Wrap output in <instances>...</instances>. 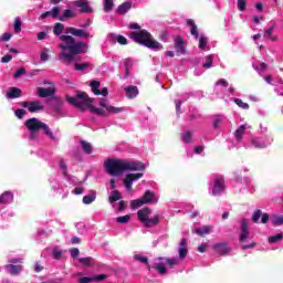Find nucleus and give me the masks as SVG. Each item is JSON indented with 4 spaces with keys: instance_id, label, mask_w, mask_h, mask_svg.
I'll return each instance as SVG.
<instances>
[{
    "instance_id": "obj_1",
    "label": "nucleus",
    "mask_w": 283,
    "mask_h": 283,
    "mask_svg": "<svg viewBox=\"0 0 283 283\" xmlns=\"http://www.w3.org/2000/svg\"><path fill=\"white\" fill-rule=\"evenodd\" d=\"M63 30H65V24L55 23L53 27V34L55 36H60V41L62 43L59 44L60 50L62 52L59 54V60L62 63H72L74 61V54H83L87 52V43L85 42H76L73 36L63 34Z\"/></svg>"
},
{
    "instance_id": "obj_2",
    "label": "nucleus",
    "mask_w": 283,
    "mask_h": 283,
    "mask_svg": "<svg viewBox=\"0 0 283 283\" xmlns=\"http://www.w3.org/2000/svg\"><path fill=\"white\" fill-rule=\"evenodd\" d=\"M67 103L71 105H75V107H78V109H91L93 114H96L97 116H107L108 114H122V112H125V107H115L113 105H109L105 98H102L99 101V106L102 108H96L92 104V98L86 95V93H78L77 96L66 97Z\"/></svg>"
},
{
    "instance_id": "obj_3",
    "label": "nucleus",
    "mask_w": 283,
    "mask_h": 283,
    "mask_svg": "<svg viewBox=\"0 0 283 283\" xmlns=\"http://www.w3.org/2000/svg\"><path fill=\"white\" fill-rule=\"evenodd\" d=\"M104 167L109 176H120L124 171H145L147 169V166L140 161L125 159H107Z\"/></svg>"
},
{
    "instance_id": "obj_4",
    "label": "nucleus",
    "mask_w": 283,
    "mask_h": 283,
    "mask_svg": "<svg viewBox=\"0 0 283 283\" xmlns=\"http://www.w3.org/2000/svg\"><path fill=\"white\" fill-rule=\"evenodd\" d=\"M25 127L30 132V140H36L39 138V129L44 130L45 136H49L51 140H59L54 133L50 130V126L48 124L39 120L38 118H30L25 122Z\"/></svg>"
},
{
    "instance_id": "obj_5",
    "label": "nucleus",
    "mask_w": 283,
    "mask_h": 283,
    "mask_svg": "<svg viewBox=\"0 0 283 283\" xmlns=\"http://www.w3.org/2000/svg\"><path fill=\"white\" fill-rule=\"evenodd\" d=\"M129 36L133 39V41H135V43L145 45V48H148L149 50H154L155 52H160V50H163L160 42L154 40L151 33H149L147 30L132 32Z\"/></svg>"
},
{
    "instance_id": "obj_6",
    "label": "nucleus",
    "mask_w": 283,
    "mask_h": 283,
    "mask_svg": "<svg viewBox=\"0 0 283 283\" xmlns=\"http://www.w3.org/2000/svg\"><path fill=\"white\" fill-rule=\"evenodd\" d=\"M239 243L241 244V249L247 251L249 249H255L258 243L255 242L253 232L249 229V223L247 220H241V231L239 234Z\"/></svg>"
},
{
    "instance_id": "obj_7",
    "label": "nucleus",
    "mask_w": 283,
    "mask_h": 283,
    "mask_svg": "<svg viewBox=\"0 0 283 283\" xmlns=\"http://www.w3.org/2000/svg\"><path fill=\"white\" fill-rule=\"evenodd\" d=\"M137 218L145 227H156L160 222L161 216L156 213L151 217V209L143 208L138 210Z\"/></svg>"
},
{
    "instance_id": "obj_8",
    "label": "nucleus",
    "mask_w": 283,
    "mask_h": 283,
    "mask_svg": "<svg viewBox=\"0 0 283 283\" xmlns=\"http://www.w3.org/2000/svg\"><path fill=\"white\" fill-rule=\"evenodd\" d=\"M143 205H158V196L154 191L147 190L142 198L130 202L132 209H138Z\"/></svg>"
},
{
    "instance_id": "obj_9",
    "label": "nucleus",
    "mask_w": 283,
    "mask_h": 283,
    "mask_svg": "<svg viewBox=\"0 0 283 283\" xmlns=\"http://www.w3.org/2000/svg\"><path fill=\"white\" fill-rule=\"evenodd\" d=\"M165 264H168L169 269H172V266H176L178 264V259L172 258V259H166V258H158L155 259L153 269H156L157 273L160 275H165L167 273V268Z\"/></svg>"
},
{
    "instance_id": "obj_10",
    "label": "nucleus",
    "mask_w": 283,
    "mask_h": 283,
    "mask_svg": "<svg viewBox=\"0 0 283 283\" xmlns=\"http://www.w3.org/2000/svg\"><path fill=\"white\" fill-rule=\"evenodd\" d=\"M273 144V135L265 134L262 136L252 137L251 145L254 149H266Z\"/></svg>"
},
{
    "instance_id": "obj_11",
    "label": "nucleus",
    "mask_w": 283,
    "mask_h": 283,
    "mask_svg": "<svg viewBox=\"0 0 283 283\" xmlns=\"http://www.w3.org/2000/svg\"><path fill=\"white\" fill-rule=\"evenodd\" d=\"M210 189L212 191V196H222L224 193V189L227 186L224 185V177L218 175L210 181Z\"/></svg>"
},
{
    "instance_id": "obj_12",
    "label": "nucleus",
    "mask_w": 283,
    "mask_h": 283,
    "mask_svg": "<svg viewBox=\"0 0 283 283\" xmlns=\"http://www.w3.org/2000/svg\"><path fill=\"white\" fill-rule=\"evenodd\" d=\"M251 132V125L249 124H243L240 125L237 130L234 132V142H235V147H240V144L242 143L244 138V134Z\"/></svg>"
},
{
    "instance_id": "obj_13",
    "label": "nucleus",
    "mask_w": 283,
    "mask_h": 283,
    "mask_svg": "<svg viewBox=\"0 0 283 283\" xmlns=\"http://www.w3.org/2000/svg\"><path fill=\"white\" fill-rule=\"evenodd\" d=\"M143 178V172H137V174H128L124 178V186L127 189V191H132V187L136 180H140Z\"/></svg>"
},
{
    "instance_id": "obj_14",
    "label": "nucleus",
    "mask_w": 283,
    "mask_h": 283,
    "mask_svg": "<svg viewBox=\"0 0 283 283\" xmlns=\"http://www.w3.org/2000/svg\"><path fill=\"white\" fill-rule=\"evenodd\" d=\"M65 34H72V36H76L77 39H87V36H90V33L85 29H76L72 27L65 29Z\"/></svg>"
},
{
    "instance_id": "obj_15",
    "label": "nucleus",
    "mask_w": 283,
    "mask_h": 283,
    "mask_svg": "<svg viewBox=\"0 0 283 283\" xmlns=\"http://www.w3.org/2000/svg\"><path fill=\"white\" fill-rule=\"evenodd\" d=\"M22 107H24L25 109H29L31 114H34V112H41L43 109V104H41V102L39 101L23 102Z\"/></svg>"
},
{
    "instance_id": "obj_16",
    "label": "nucleus",
    "mask_w": 283,
    "mask_h": 283,
    "mask_svg": "<svg viewBox=\"0 0 283 283\" xmlns=\"http://www.w3.org/2000/svg\"><path fill=\"white\" fill-rule=\"evenodd\" d=\"M36 92L41 98H48V96H54V92H55L54 84H51V86L48 88L38 87Z\"/></svg>"
},
{
    "instance_id": "obj_17",
    "label": "nucleus",
    "mask_w": 283,
    "mask_h": 283,
    "mask_svg": "<svg viewBox=\"0 0 283 283\" xmlns=\"http://www.w3.org/2000/svg\"><path fill=\"white\" fill-rule=\"evenodd\" d=\"M213 250L216 253H219V255H227L231 251V248H229L228 243H217L213 245Z\"/></svg>"
},
{
    "instance_id": "obj_18",
    "label": "nucleus",
    "mask_w": 283,
    "mask_h": 283,
    "mask_svg": "<svg viewBox=\"0 0 283 283\" xmlns=\"http://www.w3.org/2000/svg\"><path fill=\"white\" fill-rule=\"evenodd\" d=\"M73 4L75 8H81V12L83 13L92 12V8L87 0H75Z\"/></svg>"
},
{
    "instance_id": "obj_19",
    "label": "nucleus",
    "mask_w": 283,
    "mask_h": 283,
    "mask_svg": "<svg viewBox=\"0 0 283 283\" xmlns=\"http://www.w3.org/2000/svg\"><path fill=\"white\" fill-rule=\"evenodd\" d=\"M211 231H213V226H202L200 228H196L193 230V233H197V235H209V233H211Z\"/></svg>"
},
{
    "instance_id": "obj_20",
    "label": "nucleus",
    "mask_w": 283,
    "mask_h": 283,
    "mask_svg": "<svg viewBox=\"0 0 283 283\" xmlns=\"http://www.w3.org/2000/svg\"><path fill=\"white\" fill-rule=\"evenodd\" d=\"M175 50L177 54H185V40L182 38H175Z\"/></svg>"
},
{
    "instance_id": "obj_21",
    "label": "nucleus",
    "mask_w": 283,
    "mask_h": 283,
    "mask_svg": "<svg viewBox=\"0 0 283 283\" xmlns=\"http://www.w3.org/2000/svg\"><path fill=\"white\" fill-rule=\"evenodd\" d=\"M178 252L180 260H185V258H187V253H189V250H187V239L181 240Z\"/></svg>"
},
{
    "instance_id": "obj_22",
    "label": "nucleus",
    "mask_w": 283,
    "mask_h": 283,
    "mask_svg": "<svg viewBox=\"0 0 283 283\" xmlns=\"http://www.w3.org/2000/svg\"><path fill=\"white\" fill-rule=\"evenodd\" d=\"M14 200V196L10 191H6L0 196V205H10Z\"/></svg>"
},
{
    "instance_id": "obj_23",
    "label": "nucleus",
    "mask_w": 283,
    "mask_h": 283,
    "mask_svg": "<svg viewBox=\"0 0 283 283\" xmlns=\"http://www.w3.org/2000/svg\"><path fill=\"white\" fill-rule=\"evenodd\" d=\"M61 14V9L59 7H54L51 11H46L41 14V19H48V17H52L53 19H56V17Z\"/></svg>"
},
{
    "instance_id": "obj_24",
    "label": "nucleus",
    "mask_w": 283,
    "mask_h": 283,
    "mask_svg": "<svg viewBox=\"0 0 283 283\" xmlns=\"http://www.w3.org/2000/svg\"><path fill=\"white\" fill-rule=\"evenodd\" d=\"M6 271L9 272L10 275H19V273H21V271H23V266L9 264V265H6Z\"/></svg>"
},
{
    "instance_id": "obj_25",
    "label": "nucleus",
    "mask_w": 283,
    "mask_h": 283,
    "mask_svg": "<svg viewBox=\"0 0 283 283\" xmlns=\"http://www.w3.org/2000/svg\"><path fill=\"white\" fill-rule=\"evenodd\" d=\"M213 125L216 129L222 127V125H227V117L224 115H216L213 117Z\"/></svg>"
},
{
    "instance_id": "obj_26",
    "label": "nucleus",
    "mask_w": 283,
    "mask_h": 283,
    "mask_svg": "<svg viewBox=\"0 0 283 283\" xmlns=\"http://www.w3.org/2000/svg\"><path fill=\"white\" fill-rule=\"evenodd\" d=\"M120 198H123L120 192H118L117 190H113L111 192V196L108 197V201L112 205V207H116V202H118V200H120Z\"/></svg>"
},
{
    "instance_id": "obj_27",
    "label": "nucleus",
    "mask_w": 283,
    "mask_h": 283,
    "mask_svg": "<svg viewBox=\"0 0 283 283\" xmlns=\"http://www.w3.org/2000/svg\"><path fill=\"white\" fill-rule=\"evenodd\" d=\"M124 65L126 67V74L124 77H122L124 81L132 74V69L134 67V60L126 59L124 60Z\"/></svg>"
},
{
    "instance_id": "obj_28",
    "label": "nucleus",
    "mask_w": 283,
    "mask_h": 283,
    "mask_svg": "<svg viewBox=\"0 0 283 283\" xmlns=\"http://www.w3.org/2000/svg\"><path fill=\"white\" fill-rule=\"evenodd\" d=\"M108 39L113 42L117 41V43H119V45H127V38H125L123 35H116L114 33H111Z\"/></svg>"
},
{
    "instance_id": "obj_29",
    "label": "nucleus",
    "mask_w": 283,
    "mask_h": 283,
    "mask_svg": "<svg viewBox=\"0 0 283 283\" xmlns=\"http://www.w3.org/2000/svg\"><path fill=\"white\" fill-rule=\"evenodd\" d=\"M126 92V96L128 98H136V96H138V87L137 86H127L126 88H124Z\"/></svg>"
},
{
    "instance_id": "obj_30",
    "label": "nucleus",
    "mask_w": 283,
    "mask_h": 283,
    "mask_svg": "<svg viewBox=\"0 0 283 283\" xmlns=\"http://www.w3.org/2000/svg\"><path fill=\"white\" fill-rule=\"evenodd\" d=\"M7 98H19L21 97V90L18 87H11L7 94H6Z\"/></svg>"
},
{
    "instance_id": "obj_31",
    "label": "nucleus",
    "mask_w": 283,
    "mask_h": 283,
    "mask_svg": "<svg viewBox=\"0 0 283 283\" xmlns=\"http://www.w3.org/2000/svg\"><path fill=\"white\" fill-rule=\"evenodd\" d=\"M181 140L186 145H189L190 143H193V133L186 130L181 133Z\"/></svg>"
},
{
    "instance_id": "obj_32",
    "label": "nucleus",
    "mask_w": 283,
    "mask_h": 283,
    "mask_svg": "<svg viewBox=\"0 0 283 283\" xmlns=\"http://www.w3.org/2000/svg\"><path fill=\"white\" fill-rule=\"evenodd\" d=\"M128 10H132V2H124L118 6L117 14H127Z\"/></svg>"
},
{
    "instance_id": "obj_33",
    "label": "nucleus",
    "mask_w": 283,
    "mask_h": 283,
    "mask_svg": "<svg viewBox=\"0 0 283 283\" xmlns=\"http://www.w3.org/2000/svg\"><path fill=\"white\" fill-rule=\"evenodd\" d=\"M187 24L190 25V34H192L195 39H199L200 35L198 34V25H196V22H193V20H187Z\"/></svg>"
},
{
    "instance_id": "obj_34",
    "label": "nucleus",
    "mask_w": 283,
    "mask_h": 283,
    "mask_svg": "<svg viewBox=\"0 0 283 283\" xmlns=\"http://www.w3.org/2000/svg\"><path fill=\"white\" fill-rule=\"evenodd\" d=\"M208 41L209 39L201 35L199 38V50H202L203 52H209L210 48H209Z\"/></svg>"
},
{
    "instance_id": "obj_35",
    "label": "nucleus",
    "mask_w": 283,
    "mask_h": 283,
    "mask_svg": "<svg viewBox=\"0 0 283 283\" xmlns=\"http://www.w3.org/2000/svg\"><path fill=\"white\" fill-rule=\"evenodd\" d=\"M270 222H272V224L274 227H282L283 224V214H274L270 218Z\"/></svg>"
},
{
    "instance_id": "obj_36",
    "label": "nucleus",
    "mask_w": 283,
    "mask_h": 283,
    "mask_svg": "<svg viewBox=\"0 0 283 283\" xmlns=\"http://www.w3.org/2000/svg\"><path fill=\"white\" fill-rule=\"evenodd\" d=\"M252 67L259 73L264 74L266 72V64L262 62H255L252 64Z\"/></svg>"
},
{
    "instance_id": "obj_37",
    "label": "nucleus",
    "mask_w": 283,
    "mask_h": 283,
    "mask_svg": "<svg viewBox=\"0 0 283 283\" xmlns=\"http://www.w3.org/2000/svg\"><path fill=\"white\" fill-rule=\"evenodd\" d=\"M283 240V232H280L279 234L275 235H270L268 238V241L270 244H277L279 242H282Z\"/></svg>"
},
{
    "instance_id": "obj_38",
    "label": "nucleus",
    "mask_w": 283,
    "mask_h": 283,
    "mask_svg": "<svg viewBox=\"0 0 283 283\" xmlns=\"http://www.w3.org/2000/svg\"><path fill=\"white\" fill-rule=\"evenodd\" d=\"M91 90L95 94V96H101V82L92 81L91 82Z\"/></svg>"
},
{
    "instance_id": "obj_39",
    "label": "nucleus",
    "mask_w": 283,
    "mask_h": 283,
    "mask_svg": "<svg viewBox=\"0 0 283 283\" xmlns=\"http://www.w3.org/2000/svg\"><path fill=\"white\" fill-rule=\"evenodd\" d=\"M72 17H74V11H72V9H66L62 15L59 17V21H67V19H72Z\"/></svg>"
},
{
    "instance_id": "obj_40",
    "label": "nucleus",
    "mask_w": 283,
    "mask_h": 283,
    "mask_svg": "<svg viewBox=\"0 0 283 283\" xmlns=\"http://www.w3.org/2000/svg\"><path fill=\"white\" fill-rule=\"evenodd\" d=\"M104 12H112L114 10V0H103Z\"/></svg>"
},
{
    "instance_id": "obj_41",
    "label": "nucleus",
    "mask_w": 283,
    "mask_h": 283,
    "mask_svg": "<svg viewBox=\"0 0 283 283\" xmlns=\"http://www.w3.org/2000/svg\"><path fill=\"white\" fill-rule=\"evenodd\" d=\"M202 67H205V70H211V67H213V55H207L205 57Z\"/></svg>"
},
{
    "instance_id": "obj_42",
    "label": "nucleus",
    "mask_w": 283,
    "mask_h": 283,
    "mask_svg": "<svg viewBox=\"0 0 283 283\" xmlns=\"http://www.w3.org/2000/svg\"><path fill=\"white\" fill-rule=\"evenodd\" d=\"M94 200H96V192L93 191L90 195H86L83 197V203L84 205H92V202H94Z\"/></svg>"
},
{
    "instance_id": "obj_43",
    "label": "nucleus",
    "mask_w": 283,
    "mask_h": 283,
    "mask_svg": "<svg viewBox=\"0 0 283 283\" xmlns=\"http://www.w3.org/2000/svg\"><path fill=\"white\" fill-rule=\"evenodd\" d=\"M273 30H275V25L265 29L264 39H270L271 41H277V38L273 36Z\"/></svg>"
},
{
    "instance_id": "obj_44",
    "label": "nucleus",
    "mask_w": 283,
    "mask_h": 283,
    "mask_svg": "<svg viewBox=\"0 0 283 283\" xmlns=\"http://www.w3.org/2000/svg\"><path fill=\"white\" fill-rule=\"evenodd\" d=\"M81 147H82V149H83V151H84V154H92V151H93V148H92V144H90V143H87V142H81Z\"/></svg>"
},
{
    "instance_id": "obj_45",
    "label": "nucleus",
    "mask_w": 283,
    "mask_h": 283,
    "mask_svg": "<svg viewBox=\"0 0 283 283\" xmlns=\"http://www.w3.org/2000/svg\"><path fill=\"white\" fill-rule=\"evenodd\" d=\"M21 25H22L21 18L17 17L14 19V24H13V30L15 34H19V32H21Z\"/></svg>"
},
{
    "instance_id": "obj_46",
    "label": "nucleus",
    "mask_w": 283,
    "mask_h": 283,
    "mask_svg": "<svg viewBox=\"0 0 283 283\" xmlns=\"http://www.w3.org/2000/svg\"><path fill=\"white\" fill-rule=\"evenodd\" d=\"M40 61H43V62L50 61V49L44 48V49L42 50V53H41V55H40Z\"/></svg>"
},
{
    "instance_id": "obj_47",
    "label": "nucleus",
    "mask_w": 283,
    "mask_h": 283,
    "mask_svg": "<svg viewBox=\"0 0 283 283\" xmlns=\"http://www.w3.org/2000/svg\"><path fill=\"white\" fill-rule=\"evenodd\" d=\"M129 220H132L130 214H126V216L116 218V222H118V224H127V222H129Z\"/></svg>"
},
{
    "instance_id": "obj_48",
    "label": "nucleus",
    "mask_w": 283,
    "mask_h": 283,
    "mask_svg": "<svg viewBox=\"0 0 283 283\" xmlns=\"http://www.w3.org/2000/svg\"><path fill=\"white\" fill-rule=\"evenodd\" d=\"M242 171L244 174H247L249 171V168L243 167V168H241V171H235L234 172V178H235L237 182H242Z\"/></svg>"
},
{
    "instance_id": "obj_49",
    "label": "nucleus",
    "mask_w": 283,
    "mask_h": 283,
    "mask_svg": "<svg viewBox=\"0 0 283 283\" xmlns=\"http://www.w3.org/2000/svg\"><path fill=\"white\" fill-rule=\"evenodd\" d=\"M87 67H90V63H75L74 64V70H76L77 72H85V70H87Z\"/></svg>"
},
{
    "instance_id": "obj_50",
    "label": "nucleus",
    "mask_w": 283,
    "mask_h": 283,
    "mask_svg": "<svg viewBox=\"0 0 283 283\" xmlns=\"http://www.w3.org/2000/svg\"><path fill=\"white\" fill-rule=\"evenodd\" d=\"M61 255H63V251L59 248L52 249V256L54 260H61Z\"/></svg>"
},
{
    "instance_id": "obj_51",
    "label": "nucleus",
    "mask_w": 283,
    "mask_h": 283,
    "mask_svg": "<svg viewBox=\"0 0 283 283\" xmlns=\"http://www.w3.org/2000/svg\"><path fill=\"white\" fill-rule=\"evenodd\" d=\"M235 105H238V107H241V109H249V104L244 103L242 99L240 98H235L234 99Z\"/></svg>"
},
{
    "instance_id": "obj_52",
    "label": "nucleus",
    "mask_w": 283,
    "mask_h": 283,
    "mask_svg": "<svg viewBox=\"0 0 283 283\" xmlns=\"http://www.w3.org/2000/svg\"><path fill=\"white\" fill-rule=\"evenodd\" d=\"M78 262L81 264H84V266H91L92 265V256H87V258H80Z\"/></svg>"
},
{
    "instance_id": "obj_53",
    "label": "nucleus",
    "mask_w": 283,
    "mask_h": 283,
    "mask_svg": "<svg viewBox=\"0 0 283 283\" xmlns=\"http://www.w3.org/2000/svg\"><path fill=\"white\" fill-rule=\"evenodd\" d=\"M237 6L240 12H244V10H247V0H238Z\"/></svg>"
},
{
    "instance_id": "obj_54",
    "label": "nucleus",
    "mask_w": 283,
    "mask_h": 283,
    "mask_svg": "<svg viewBox=\"0 0 283 283\" xmlns=\"http://www.w3.org/2000/svg\"><path fill=\"white\" fill-rule=\"evenodd\" d=\"M60 169L64 176H67V165L64 160H60Z\"/></svg>"
},
{
    "instance_id": "obj_55",
    "label": "nucleus",
    "mask_w": 283,
    "mask_h": 283,
    "mask_svg": "<svg viewBox=\"0 0 283 283\" xmlns=\"http://www.w3.org/2000/svg\"><path fill=\"white\" fill-rule=\"evenodd\" d=\"M262 217V210H256L253 216H252V220L254 222H260V218Z\"/></svg>"
},
{
    "instance_id": "obj_56",
    "label": "nucleus",
    "mask_w": 283,
    "mask_h": 283,
    "mask_svg": "<svg viewBox=\"0 0 283 283\" xmlns=\"http://www.w3.org/2000/svg\"><path fill=\"white\" fill-rule=\"evenodd\" d=\"M103 280H107L106 274H98L93 276V282H103Z\"/></svg>"
},
{
    "instance_id": "obj_57",
    "label": "nucleus",
    "mask_w": 283,
    "mask_h": 283,
    "mask_svg": "<svg viewBox=\"0 0 283 283\" xmlns=\"http://www.w3.org/2000/svg\"><path fill=\"white\" fill-rule=\"evenodd\" d=\"M11 39H12V33H3V34L0 36V41H2V42L10 41Z\"/></svg>"
},
{
    "instance_id": "obj_58",
    "label": "nucleus",
    "mask_w": 283,
    "mask_h": 283,
    "mask_svg": "<svg viewBox=\"0 0 283 283\" xmlns=\"http://www.w3.org/2000/svg\"><path fill=\"white\" fill-rule=\"evenodd\" d=\"M23 74H25V69L21 67L13 74V78H19V76H23Z\"/></svg>"
},
{
    "instance_id": "obj_59",
    "label": "nucleus",
    "mask_w": 283,
    "mask_h": 283,
    "mask_svg": "<svg viewBox=\"0 0 283 283\" xmlns=\"http://www.w3.org/2000/svg\"><path fill=\"white\" fill-rule=\"evenodd\" d=\"M209 249V243H202L201 245L198 247L199 253H205Z\"/></svg>"
},
{
    "instance_id": "obj_60",
    "label": "nucleus",
    "mask_w": 283,
    "mask_h": 283,
    "mask_svg": "<svg viewBox=\"0 0 283 283\" xmlns=\"http://www.w3.org/2000/svg\"><path fill=\"white\" fill-rule=\"evenodd\" d=\"M91 282H94L93 276L91 277L84 276L78 280V283H91Z\"/></svg>"
},
{
    "instance_id": "obj_61",
    "label": "nucleus",
    "mask_w": 283,
    "mask_h": 283,
    "mask_svg": "<svg viewBox=\"0 0 283 283\" xmlns=\"http://www.w3.org/2000/svg\"><path fill=\"white\" fill-rule=\"evenodd\" d=\"M217 85L221 87H229V82H227L224 78H221L217 82Z\"/></svg>"
},
{
    "instance_id": "obj_62",
    "label": "nucleus",
    "mask_w": 283,
    "mask_h": 283,
    "mask_svg": "<svg viewBox=\"0 0 283 283\" xmlns=\"http://www.w3.org/2000/svg\"><path fill=\"white\" fill-rule=\"evenodd\" d=\"M15 116L17 118H23V116H25V109H17Z\"/></svg>"
},
{
    "instance_id": "obj_63",
    "label": "nucleus",
    "mask_w": 283,
    "mask_h": 283,
    "mask_svg": "<svg viewBox=\"0 0 283 283\" xmlns=\"http://www.w3.org/2000/svg\"><path fill=\"white\" fill-rule=\"evenodd\" d=\"M135 260H138V262H143L144 264H147V256H140V254H136Z\"/></svg>"
},
{
    "instance_id": "obj_64",
    "label": "nucleus",
    "mask_w": 283,
    "mask_h": 283,
    "mask_svg": "<svg viewBox=\"0 0 283 283\" xmlns=\"http://www.w3.org/2000/svg\"><path fill=\"white\" fill-rule=\"evenodd\" d=\"M70 253H71V256L77 258V255L80 253L78 248L71 249Z\"/></svg>"
}]
</instances>
